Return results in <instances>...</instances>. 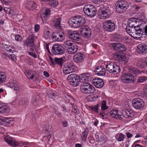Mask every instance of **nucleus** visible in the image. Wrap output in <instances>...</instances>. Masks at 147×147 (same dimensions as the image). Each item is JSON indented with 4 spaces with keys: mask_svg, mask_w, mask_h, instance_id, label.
Instances as JSON below:
<instances>
[{
    "mask_svg": "<svg viewBox=\"0 0 147 147\" xmlns=\"http://www.w3.org/2000/svg\"><path fill=\"white\" fill-rule=\"evenodd\" d=\"M86 20L84 18L80 16H75L69 20L70 26L73 28H77L85 24Z\"/></svg>",
    "mask_w": 147,
    "mask_h": 147,
    "instance_id": "obj_1",
    "label": "nucleus"
},
{
    "mask_svg": "<svg viewBox=\"0 0 147 147\" xmlns=\"http://www.w3.org/2000/svg\"><path fill=\"white\" fill-rule=\"evenodd\" d=\"M98 14V17L101 19H105L108 18L111 14L110 9L109 7H106L104 5L99 6Z\"/></svg>",
    "mask_w": 147,
    "mask_h": 147,
    "instance_id": "obj_2",
    "label": "nucleus"
},
{
    "mask_svg": "<svg viewBox=\"0 0 147 147\" xmlns=\"http://www.w3.org/2000/svg\"><path fill=\"white\" fill-rule=\"evenodd\" d=\"M64 45L67 52L69 54H74L78 49V46L74 45L70 40L66 41L64 42Z\"/></svg>",
    "mask_w": 147,
    "mask_h": 147,
    "instance_id": "obj_3",
    "label": "nucleus"
},
{
    "mask_svg": "<svg viewBox=\"0 0 147 147\" xmlns=\"http://www.w3.org/2000/svg\"><path fill=\"white\" fill-rule=\"evenodd\" d=\"M106 67L108 71L114 75L117 74L120 71L119 67L115 63L113 62L107 64Z\"/></svg>",
    "mask_w": 147,
    "mask_h": 147,
    "instance_id": "obj_4",
    "label": "nucleus"
},
{
    "mask_svg": "<svg viewBox=\"0 0 147 147\" xmlns=\"http://www.w3.org/2000/svg\"><path fill=\"white\" fill-rule=\"evenodd\" d=\"M80 89L82 93L87 94L93 93L95 91L94 87L87 82L82 84L81 86Z\"/></svg>",
    "mask_w": 147,
    "mask_h": 147,
    "instance_id": "obj_5",
    "label": "nucleus"
},
{
    "mask_svg": "<svg viewBox=\"0 0 147 147\" xmlns=\"http://www.w3.org/2000/svg\"><path fill=\"white\" fill-rule=\"evenodd\" d=\"M67 80L69 83L74 86H77L80 84L81 81L79 76L76 74L69 75Z\"/></svg>",
    "mask_w": 147,
    "mask_h": 147,
    "instance_id": "obj_6",
    "label": "nucleus"
},
{
    "mask_svg": "<svg viewBox=\"0 0 147 147\" xmlns=\"http://www.w3.org/2000/svg\"><path fill=\"white\" fill-rule=\"evenodd\" d=\"M83 10L86 15L90 17L94 16L97 12L95 8L90 4L85 5L83 8Z\"/></svg>",
    "mask_w": 147,
    "mask_h": 147,
    "instance_id": "obj_7",
    "label": "nucleus"
},
{
    "mask_svg": "<svg viewBox=\"0 0 147 147\" xmlns=\"http://www.w3.org/2000/svg\"><path fill=\"white\" fill-rule=\"evenodd\" d=\"M52 53L56 55H61L64 54L65 51L64 47L59 44H55L52 47Z\"/></svg>",
    "mask_w": 147,
    "mask_h": 147,
    "instance_id": "obj_8",
    "label": "nucleus"
},
{
    "mask_svg": "<svg viewBox=\"0 0 147 147\" xmlns=\"http://www.w3.org/2000/svg\"><path fill=\"white\" fill-rule=\"evenodd\" d=\"M129 5L125 1H121L117 4V10L119 13H122L125 11L128 8Z\"/></svg>",
    "mask_w": 147,
    "mask_h": 147,
    "instance_id": "obj_9",
    "label": "nucleus"
},
{
    "mask_svg": "<svg viewBox=\"0 0 147 147\" xmlns=\"http://www.w3.org/2000/svg\"><path fill=\"white\" fill-rule=\"evenodd\" d=\"M121 79L123 82L125 83L134 82V76L129 73L123 74L121 76Z\"/></svg>",
    "mask_w": 147,
    "mask_h": 147,
    "instance_id": "obj_10",
    "label": "nucleus"
},
{
    "mask_svg": "<svg viewBox=\"0 0 147 147\" xmlns=\"http://www.w3.org/2000/svg\"><path fill=\"white\" fill-rule=\"evenodd\" d=\"M103 28L106 30L112 32L115 29V24L111 20H109L105 21L103 23Z\"/></svg>",
    "mask_w": 147,
    "mask_h": 147,
    "instance_id": "obj_11",
    "label": "nucleus"
},
{
    "mask_svg": "<svg viewBox=\"0 0 147 147\" xmlns=\"http://www.w3.org/2000/svg\"><path fill=\"white\" fill-rule=\"evenodd\" d=\"M132 105L136 109L140 110L144 107V103L143 100L140 98L134 99L132 101Z\"/></svg>",
    "mask_w": 147,
    "mask_h": 147,
    "instance_id": "obj_12",
    "label": "nucleus"
},
{
    "mask_svg": "<svg viewBox=\"0 0 147 147\" xmlns=\"http://www.w3.org/2000/svg\"><path fill=\"white\" fill-rule=\"evenodd\" d=\"M34 37H27L25 41V45L29 47L30 51H34L36 50V45L34 43Z\"/></svg>",
    "mask_w": 147,
    "mask_h": 147,
    "instance_id": "obj_13",
    "label": "nucleus"
},
{
    "mask_svg": "<svg viewBox=\"0 0 147 147\" xmlns=\"http://www.w3.org/2000/svg\"><path fill=\"white\" fill-rule=\"evenodd\" d=\"M76 66L72 64H70L68 65H65L63 67V73L65 74H69L74 72Z\"/></svg>",
    "mask_w": 147,
    "mask_h": 147,
    "instance_id": "obj_14",
    "label": "nucleus"
},
{
    "mask_svg": "<svg viewBox=\"0 0 147 147\" xmlns=\"http://www.w3.org/2000/svg\"><path fill=\"white\" fill-rule=\"evenodd\" d=\"M80 28H81L80 33L82 36H86L90 37L91 34L90 29L87 25H83Z\"/></svg>",
    "mask_w": 147,
    "mask_h": 147,
    "instance_id": "obj_15",
    "label": "nucleus"
},
{
    "mask_svg": "<svg viewBox=\"0 0 147 147\" xmlns=\"http://www.w3.org/2000/svg\"><path fill=\"white\" fill-rule=\"evenodd\" d=\"M116 52L120 53L125 51L126 48L125 45L120 43H114L112 45Z\"/></svg>",
    "mask_w": 147,
    "mask_h": 147,
    "instance_id": "obj_16",
    "label": "nucleus"
},
{
    "mask_svg": "<svg viewBox=\"0 0 147 147\" xmlns=\"http://www.w3.org/2000/svg\"><path fill=\"white\" fill-rule=\"evenodd\" d=\"M5 141L8 144L13 147H18L19 146V143L16 140L12 139L11 138L7 136L4 138Z\"/></svg>",
    "mask_w": 147,
    "mask_h": 147,
    "instance_id": "obj_17",
    "label": "nucleus"
},
{
    "mask_svg": "<svg viewBox=\"0 0 147 147\" xmlns=\"http://www.w3.org/2000/svg\"><path fill=\"white\" fill-rule=\"evenodd\" d=\"M137 52L140 55H143L147 53V45H139L137 46Z\"/></svg>",
    "mask_w": 147,
    "mask_h": 147,
    "instance_id": "obj_18",
    "label": "nucleus"
},
{
    "mask_svg": "<svg viewBox=\"0 0 147 147\" xmlns=\"http://www.w3.org/2000/svg\"><path fill=\"white\" fill-rule=\"evenodd\" d=\"M136 23L135 27V33L138 35L137 32L138 31H140L141 29L140 28V26L145 24L146 22L143 20L136 18Z\"/></svg>",
    "mask_w": 147,
    "mask_h": 147,
    "instance_id": "obj_19",
    "label": "nucleus"
},
{
    "mask_svg": "<svg viewBox=\"0 0 147 147\" xmlns=\"http://www.w3.org/2000/svg\"><path fill=\"white\" fill-rule=\"evenodd\" d=\"M92 83L97 88H100L103 87L104 83L102 80L99 78H96L92 80Z\"/></svg>",
    "mask_w": 147,
    "mask_h": 147,
    "instance_id": "obj_20",
    "label": "nucleus"
},
{
    "mask_svg": "<svg viewBox=\"0 0 147 147\" xmlns=\"http://www.w3.org/2000/svg\"><path fill=\"white\" fill-rule=\"evenodd\" d=\"M26 7L30 11H32L34 9H38L39 7L38 5L36 4L34 2L32 1L28 2L26 4Z\"/></svg>",
    "mask_w": 147,
    "mask_h": 147,
    "instance_id": "obj_21",
    "label": "nucleus"
},
{
    "mask_svg": "<svg viewBox=\"0 0 147 147\" xmlns=\"http://www.w3.org/2000/svg\"><path fill=\"white\" fill-rule=\"evenodd\" d=\"M10 111L9 107L5 103H0V113H7Z\"/></svg>",
    "mask_w": 147,
    "mask_h": 147,
    "instance_id": "obj_22",
    "label": "nucleus"
},
{
    "mask_svg": "<svg viewBox=\"0 0 147 147\" xmlns=\"http://www.w3.org/2000/svg\"><path fill=\"white\" fill-rule=\"evenodd\" d=\"M84 55L81 53H77L74 56V61L76 63H80L83 62L84 60Z\"/></svg>",
    "mask_w": 147,
    "mask_h": 147,
    "instance_id": "obj_23",
    "label": "nucleus"
},
{
    "mask_svg": "<svg viewBox=\"0 0 147 147\" xmlns=\"http://www.w3.org/2000/svg\"><path fill=\"white\" fill-rule=\"evenodd\" d=\"M113 57L119 62L125 61L126 59L125 57L123 54H119L115 53L113 54Z\"/></svg>",
    "mask_w": 147,
    "mask_h": 147,
    "instance_id": "obj_24",
    "label": "nucleus"
},
{
    "mask_svg": "<svg viewBox=\"0 0 147 147\" xmlns=\"http://www.w3.org/2000/svg\"><path fill=\"white\" fill-rule=\"evenodd\" d=\"M134 113L131 110H129L128 109H126L123 111L122 112V115L126 118H129L132 117L134 116Z\"/></svg>",
    "mask_w": 147,
    "mask_h": 147,
    "instance_id": "obj_25",
    "label": "nucleus"
},
{
    "mask_svg": "<svg viewBox=\"0 0 147 147\" xmlns=\"http://www.w3.org/2000/svg\"><path fill=\"white\" fill-rule=\"evenodd\" d=\"M96 74L100 76H103L105 74V68L101 66H98L96 67L95 70Z\"/></svg>",
    "mask_w": 147,
    "mask_h": 147,
    "instance_id": "obj_26",
    "label": "nucleus"
},
{
    "mask_svg": "<svg viewBox=\"0 0 147 147\" xmlns=\"http://www.w3.org/2000/svg\"><path fill=\"white\" fill-rule=\"evenodd\" d=\"M61 22V18H55L54 20V25L56 29H58V30H60L61 28L60 26Z\"/></svg>",
    "mask_w": 147,
    "mask_h": 147,
    "instance_id": "obj_27",
    "label": "nucleus"
},
{
    "mask_svg": "<svg viewBox=\"0 0 147 147\" xmlns=\"http://www.w3.org/2000/svg\"><path fill=\"white\" fill-rule=\"evenodd\" d=\"M10 87L16 91L19 90V88L18 87V84L15 81L11 82L9 85Z\"/></svg>",
    "mask_w": 147,
    "mask_h": 147,
    "instance_id": "obj_28",
    "label": "nucleus"
},
{
    "mask_svg": "<svg viewBox=\"0 0 147 147\" xmlns=\"http://www.w3.org/2000/svg\"><path fill=\"white\" fill-rule=\"evenodd\" d=\"M136 18H133L130 19L129 20L127 26L131 27V28L134 27L135 29V24H136Z\"/></svg>",
    "mask_w": 147,
    "mask_h": 147,
    "instance_id": "obj_29",
    "label": "nucleus"
},
{
    "mask_svg": "<svg viewBox=\"0 0 147 147\" xmlns=\"http://www.w3.org/2000/svg\"><path fill=\"white\" fill-rule=\"evenodd\" d=\"M147 80V77L145 76H138L137 77V83H142Z\"/></svg>",
    "mask_w": 147,
    "mask_h": 147,
    "instance_id": "obj_30",
    "label": "nucleus"
},
{
    "mask_svg": "<svg viewBox=\"0 0 147 147\" xmlns=\"http://www.w3.org/2000/svg\"><path fill=\"white\" fill-rule=\"evenodd\" d=\"M110 114L113 117L120 119L121 117L120 115L118 113V111L117 110L111 111L110 112Z\"/></svg>",
    "mask_w": 147,
    "mask_h": 147,
    "instance_id": "obj_31",
    "label": "nucleus"
},
{
    "mask_svg": "<svg viewBox=\"0 0 147 147\" xmlns=\"http://www.w3.org/2000/svg\"><path fill=\"white\" fill-rule=\"evenodd\" d=\"M50 10L49 9H46L44 13H43L41 15V18L42 20H43V19H46L47 18L48 16L50 14Z\"/></svg>",
    "mask_w": 147,
    "mask_h": 147,
    "instance_id": "obj_32",
    "label": "nucleus"
},
{
    "mask_svg": "<svg viewBox=\"0 0 147 147\" xmlns=\"http://www.w3.org/2000/svg\"><path fill=\"white\" fill-rule=\"evenodd\" d=\"M137 32L138 36L143 35H146L147 36V25H146L144 28H143V30L141 29L140 31H138Z\"/></svg>",
    "mask_w": 147,
    "mask_h": 147,
    "instance_id": "obj_33",
    "label": "nucleus"
},
{
    "mask_svg": "<svg viewBox=\"0 0 147 147\" xmlns=\"http://www.w3.org/2000/svg\"><path fill=\"white\" fill-rule=\"evenodd\" d=\"M54 60H55V64H57L60 65L61 66L63 65V63L65 61V60L63 59L62 58H55Z\"/></svg>",
    "mask_w": 147,
    "mask_h": 147,
    "instance_id": "obj_34",
    "label": "nucleus"
},
{
    "mask_svg": "<svg viewBox=\"0 0 147 147\" xmlns=\"http://www.w3.org/2000/svg\"><path fill=\"white\" fill-rule=\"evenodd\" d=\"M129 73H132L134 74H136L140 73V71L138 69L134 67H131L128 68Z\"/></svg>",
    "mask_w": 147,
    "mask_h": 147,
    "instance_id": "obj_35",
    "label": "nucleus"
},
{
    "mask_svg": "<svg viewBox=\"0 0 147 147\" xmlns=\"http://www.w3.org/2000/svg\"><path fill=\"white\" fill-rule=\"evenodd\" d=\"M68 34L69 37H77L80 36L79 34L77 31H73L71 30H70L68 32Z\"/></svg>",
    "mask_w": 147,
    "mask_h": 147,
    "instance_id": "obj_36",
    "label": "nucleus"
},
{
    "mask_svg": "<svg viewBox=\"0 0 147 147\" xmlns=\"http://www.w3.org/2000/svg\"><path fill=\"white\" fill-rule=\"evenodd\" d=\"M137 66L138 67L142 68L144 67L146 63L142 59H139L137 61Z\"/></svg>",
    "mask_w": 147,
    "mask_h": 147,
    "instance_id": "obj_37",
    "label": "nucleus"
},
{
    "mask_svg": "<svg viewBox=\"0 0 147 147\" xmlns=\"http://www.w3.org/2000/svg\"><path fill=\"white\" fill-rule=\"evenodd\" d=\"M6 75L5 74L2 72H0V84L3 83L5 80Z\"/></svg>",
    "mask_w": 147,
    "mask_h": 147,
    "instance_id": "obj_38",
    "label": "nucleus"
},
{
    "mask_svg": "<svg viewBox=\"0 0 147 147\" xmlns=\"http://www.w3.org/2000/svg\"><path fill=\"white\" fill-rule=\"evenodd\" d=\"M140 37H132V38L130 37H126L125 39V42L127 44H132L134 43V38H135L136 39H138V38Z\"/></svg>",
    "mask_w": 147,
    "mask_h": 147,
    "instance_id": "obj_39",
    "label": "nucleus"
},
{
    "mask_svg": "<svg viewBox=\"0 0 147 147\" xmlns=\"http://www.w3.org/2000/svg\"><path fill=\"white\" fill-rule=\"evenodd\" d=\"M82 77L84 80L85 81H89L91 80V76L89 73H84L82 74Z\"/></svg>",
    "mask_w": 147,
    "mask_h": 147,
    "instance_id": "obj_40",
    "label": "nucleus"
},
{
    "mask_svg": "<svg viewBox=\"0 0 147 147\" xmlns=\"http://www.w3.org/2000/svg\"><path fill=\"white\" fill-rule=\"evenodd\" d=\"M57 31V32H54L52 34V37H57L59 36V37H63L64 36V33L62 32Z\"/></svg>",
    "mask_w": 147,
    "mask_h": 147,
    "instance_id": "obj_41",
    "label": "nucleus"
},
{
    "mask_svg": "<svg viewBox=\"0 0 147 147\" xmlns=\"http://www.w3.org/2000/svg\"><path fill=\"white\" fill-rule=\"evenodd\" d=\"M109 107L106 105V102L105 100H103L101 104V110L102 111L107 110Z\"/></svg>",
    "mask_w": 147,
    "mask_h": 147,
    "instance_id": "obj_42",
    "label": "nucleus"
},
{
    "mask_svg": "<svg viewBox=\"0 0 147 147\" xmlns=\"http://www.w3.org/2000/svg\"><path fill=\"white\" fill-rule=\"evenodd\" d=\"M49 4L52 7L56 6L58 4V0H49Z\"/></svg>",
    "mask_w": 147,
    "mask_h": 147,
    "instance_id": "obj_43",
    "label": "nucleus"
},
{
    "mask_svg": "<svg viewBox=\"0 0 147 147\" xmlns=\"http://www.w3.org/2000/svg\"><path fill=\"white\" fill-rule=\"evenodd\" d=\"M3 48L7 51H8L9 52H13L11 49L12 48L11 46L5 44L4 45H3Z\"/></svg>",
    "mask_w": 147,
    "mask_h": 147,
    "instance_id": "obj_44",
    "label": "nucleus"
},
{
    "mask_svg": "<svg viewBox=\"0 0 147 147\" xmlns=\"http://www.w3.org/2000/svg\"><path fill=\"white\" fill-rule=\"evenodd\" d=\"M99 105L97 104L96 105L90 106L89 107V108L92 111H94L96 113L98 112V107Z\"/></svg>",
    "mask_w": 147,
    "mask_h": 147,
    "instance_id": "obj_45",
    "label": "nucleus"
},
{
    "mask_svg": "<svg viewBox=\"0 0 147 147\" xmlns=\"http://www.w3.org/2000/svg\"><path fill=\"white\" fill-rule=\"evenodd\" d=\"M39 96H34L32 100L34 105H36L39 103Z\"/></svg>",
    "mask_w": 147,
    "mask_h": 147,
    "instance_id": "obj_46",
    "label": "nucleus"
},
{
    "mask_svg": "<svg viewBox=\"0 0 147 147\" xmlns=\"http://www.w3.org/2000/svg\"><path fill=\"white\" fill-rule=\"evenodd\" d=\"M27 99L25 98H22L19 100L18 102V104L20 105H24L27 102Z\"/></svg>",
    "mask_w": 147,
    "mask_h": 147,
    "instance_id": "obj_47",
    "label": "nucleus"
},
{
    "mask_svg": "<svg viewBox=\"0 0 147 147\" xmlns=\"http://www.w3.org/2000/svg\"><path fill=\"white\" fill-rule=\"evenodd\" d=\"M125 135L122 133H121L119 136V137L117 139L119 141H121L123 140L124 138Z\"/></svg>",
    "mask_w": 147,
    "mask_h": 147,
    "instance_id": "obj_48",
    "label": "nucleus"
},
{
    "mask_svg": "<svg viewBox=\"0 0 147 147\" xmlns=\"http://www.w3.org/2000/svg\"><path fill=\"white\" fill-rule=\"evenodd\" d=\"M88 133L87 131H84L82 133V139L84 140H85L86 138Z\"/></svg>",
    "mask_w": 147,
    "mask_h": 147,
    "instance_id": "obj_49",
    "label": "nucleus"
},
{
    "mask_svg": "<svg viewBox=\"0 0 147 147\" xmlns=\"http://www.w3.org/2000/svg\"><path fill=\"white\" fill-rule=\"evenodd\" d=\"M73 109L72 111L75 114H78L79 113V111L77 108V107L75 106H73Z\"/></svg>",
    "mask_w": 147,
    "mask_h": 147,
    "instance_id": "obj_50",
    "label": "nucleus"
},
{
    "mask_svg": "<svg viewBox=\"0 0 147 147\" xmlns=\"http://www.w3.org/2000/svg\"><path fill=\"white\" fill-rule=\"evenodd\" d=\"M10 118H5L4 117V123H6L7 124H10L11 123L12 121L11 120H10Z\"/></svg>",
    "mask_w": 147,
    "mask_h": 147,
    "instance_id": "obj_51",
    "label": "nucleus"
},
{
    "mask_svg": "<svg viewBox=\"0 0 147 147\" xmlns=\"http://www.w3.org/2000/svg\"><path fill=\"white\" fill-rule=\"evenodd\" d=\"M109 112L107 111H102L100 113V114L102 115V117H101L102 118V119H104V115H107L109 113Z\"/></svg>",
    "mask_w": 147,
    "mask_h": 147,
    "instance_id": "obj_52",
    "label": "nucleus"
},
{
    "mask_svg": "<svg viewBox=\"0 0 147 147\" xmlns=\"http://www.w3.org/2000/svg\"><path fill=\"white\" fill-rule=\"evenodd\" d=\"M26 72L27 75V78H28V76L30 77V75L32 74V72H34V71H32L31 70L28 69L26 71Z\"/></svg>",
    "mask_w": 147,
    "mask_h": 147,
    "instance_id": "obj_53",
    "label": "nucleus"
},
{
    "mask_svg": "<svg viewBox=\"0 0 147 147\" xmlns=\"http://www.w3.org/2000/svg\"><path fill=\"white\" fill-rule=\"evenodd\" d=\"M130 27H129L127 26L126 29V31H127V33H128L130 35L131 37H133L132 36V34H133V33L131 32V31L130 29Z\"/></svg>",
    "mask_w": 147,
    "mask_h": 147,
    "instance_id": "obj_54",
    "label": "nucleus"
},
{
    "mask_svg": "<svg viewBox=\"0 0 147 147\" xmlns=\"http://www.w3.org/2000/svg\"><path fill=\"white\" fill-rule=\"evenodd\" d=\"M8 57L11 60L14 61L16 60V57L15 55L13 54L9 55Z\"/></svg>",
    "mask_w": 147,
    "mask_h": 147,
    "instance_id": "obj_55",
    "label": "nucleus"
},
{
    "mask_svg": "<svg viewBox=\"0 0 147 147\" xmlns=\"http://www.w3.org/2000/svg\"><path fill=\"white\" fill-rule=\"evenodd\" d=\"M48 94L49 96L51 98H53L56 96V95L55 94L52 92H49L48 93Z\"/></svg>",
    "mask_w": 147,
    "mask_h": 147,
    "instance_id": "obj_56",
    "label": "nucleus"
},
{
    "mask_svg": "<svg viewBox=\"0 0 147 147\" xmlns=\"http://www.w3.org/2000/svg\"><path fill=\"white\" fill-rule=\"evenodd\" d=\"M27 53L30 55L31 56L34 58H36L37 57V55L35 53H34L30 52H27Z\"/></svg>",
    "mask_w": 147,
    "mask_h": 147,
    "instance_id": "obj_57",
    "label": "nucleus"
},
{
    "mask_svg": "<svg viewBox=\"0 0 147 147\" xmlns=\"http://www.w3.org/2000/svg\"><path fill=\"white\" fill-rule=\"evenodd\" d=\"M40 28V26L38 24H36L34 26V30L36 32H37L39 30Z\"/></svg>",
    "mask_w": 147,
    "mask_h": 147,
    "instance_id": "obj_58",
    "label": "nucleus"
},
{
    "mask_svg": "<svg viewBox=\"0 0 147 147\" xmlns=\"http://www.w3.org/2000/svg\"><path fill=\"white\" fill-rule=\"evenodd\" d=\"M4 11L7 14H10L11 11V9L9 8L5 7L4 9Z\"/></svg>",
    "mask_w": 147,
    "mask_h": 147,
    "instance_id": "obj_59",
    "label": "nucleus"
},
{
    "mask_svg": "<svg viewBox=\"0 0 147 147\" xmlns=\"http://www.w3.org/2000/svg\"><path fill=\"white\" fill-rule=\"evenodd\" d=\"M55 38V40L58 42L62 41L63 40V37H53V38Z\"/></svg>",
    "mask_w": 147,
    "mask_h": 147,
    "instance_id": "obj_60",
    "label": "nucleus"
},
{
    "mask_svg": "<svg viewBox=\"0 0 147 147\" xmlns=\"http://www.w3.org/2000/svg\"><path fill=\"white\" fill-rule=\"evenodd\" d=\"M49 60L51 63L53 65H54L55 64V60L54 61H53V59L50 56L49 57Z\"/></svg>",
    "mask_w": 147,
    "mask_h": 147,
    "instance_id": "obj_61",
    "label": "nucleus"
},
{
    "mask_svg": "<svg viewBox=\"0 0 147 147\" xmlns=\"http://www.w3.org/2000/svg\"><path fill=\"white\" fill-rule=\"evenodd\" d=\"M52 34L51 32H50L49 31H47L46 32V35L47 36L52 37Z\"/></svg>",
    "mask_w": 147,
    "mask_h": 147,
    "instance_id": "obj_62",
    "label": "nucleus"
},
{
    "mask_svg": "<svg viewBox=\"0 0 147 147\" xmlns=\"http://www.w3.org/2000/svg\"><path fill=\"white\" fill-rule=\"evenodd\" d=\"M62 124L64 127H66L67 126L68 123L66 121H64L62 122Z\"/></svg>",
    "mask_w": 147,
    "mask_h": 147,
    "instance_id": "obj_63",
    "label": "nucleus"
},
{
    "mask_svg": "<svg viewBox=\"0 0 147 147\" xmlns=\"http://www.w3.org/2000/svg\"><path fill=\"white\" fill-rule=\"evenodd\" d=\"M4 117H0V124L3 125L4 124Z\"/></svg>",
    "mask_w": 147,
    "mask_h": 147,
    "instance_id": "obj_64",
    "label": "nucleus"
}]
</instances>
